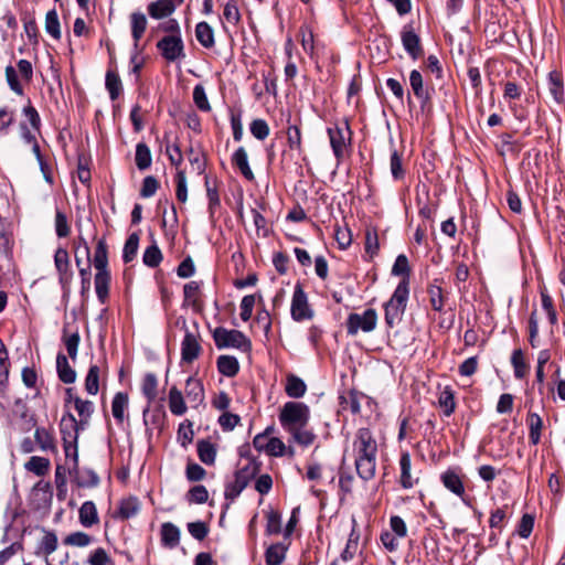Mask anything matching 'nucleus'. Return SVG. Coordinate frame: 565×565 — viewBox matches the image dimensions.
Instances as JSON below:
<instances>
[{"mask_svg": "<svg viewBox=\"0 0 565 565\" xmlns=\"http://www.w3.org/2000/svg\"><path fill=\"white\" fill-rule=\"evenodd\" d=\"M164 141H166V154L168 156L170 163L172 166H174L178 171V170H180L179 167L183 162V156H182L180 146L177 142L171 145L167 134L164 135Z\"/></svg>", "mask_w": 565, "mask_h": 565, "instance_id": "8fccbe9b", "label": "nucleus"}, {"mask_svg": "<svg viewBox=\"0 0 565 565\" xmlns=\"http://www.w3.org/2000/svg\"><path fill=\"white\" fill-rule=\"evenodd\" d=\"M441 284L443 279L436 278L427 286L429 303L431 308L437 312H441L444 310V307L448 300L449 295L447 291L444 290Z\"/></svg>", "mask_w": 565, "mask_h": 565, "instance_id": "4468645a", "label": "nucleus"}, {"mask_svg": "<svg viewBox=\"0 0 565 565\" xmlns=\"http://www.w3.org/2000/svg\"><path fill=\"white\" fill-rule=\"evenodd\" d=\"M79 429H82L81 423L76 420L73 414L64 415L60 424L63 445L78 444Z\"/></svg>", "mask_w": 565, "mask_h": 565, "instance_id": "9b49d317", "label": "nucleus"}, {"mask_svg": "<svg viewBox=\"0 0 565 565\" xmlns=\"http://www.w3.org/2000/svg\"><path fill=\"white\" fill-rule=\"evenodd\" d=\"M45 31L55 40L61 39V26L55 9L50 10L45 15Z\"/></svg>", "mask_w": 565, "mask_h": 565, "instance_id": "864d4df0", "label": "nucleus"}, {"mask_svg": "<svg viewBox=\"0 0 565 565\" xmlns=\"http://www.w3.org/2000/svg\"><path fill=\"white\" fill-rule=\"evenodd\" d=\"M128 406V395L124 392L115 394L111 403V413L114 418L121 424L124 422V413Z\"/></svg>", "mask_w": 565, "mask_h": 565, "instance_id": "c03bdc74", "label": "nucleus"}, {"mask_svg": "<svg viewBox=\"0 0 565 565\" xmlns=\"http://www.w3.org/2000/svg\"><path fill=\"white\" fill-rule=\"evenodd\" d=\"M250 134L258 140H265L269 136V126L264 119H254L249 125Z\"/></svg>", "mask_w": 565, "mask_h": 565, "instance_id": "0e129e2a", "label": "nucleus"}, {"mask_svg": "<svg viewBox=\"0 0 565 565\" xmlns=\"http://www.w3.org/2000/svg\"><path fill=\"white\" fill-rule=\"evenodd\" d=\"M359 540H360V534L355 530V526H353V529L349 535L345 548L341 553V558L344 562L351 561L354 557V555L358 551Z\"/></svg>", "mask_w": 565, "mask_h": 565, "instance_id": "6e6d98bb", "label": "nucleus"}, {"mask_svg": "<svg viewBox=\"0 0 565 565\" xmlns=\"http://www.w3.org/2000/svg\"><path fill=\"white\" fill-rule=\"evenodd\" d=\"M441 481L445 488L455 493L456 495L462 497L465 494V487L460 477L452 470H447L441 475Z\"/></svg>", "mask_w": 565, "mask_h": 565, "instance_id": "2f4dec72", "label": "nucleus"}, {"mask_svg": "<svg viewBox=\"0 0 565 565\" xmlns=\"http://www.w3.org/2000/svg\"><path fill=\"white\" fill-rule=\"evenodd\" d=\"M182 328L185 330V334L181 343V360L190 364L200 356L202 347L199 342V335L186 329L184 319L182 320Z\"/></svg>", "mask_w": 565, "mask_h": 565, "instance_id": "1a4fd4ad", "label": "nucleus"}, {"mask_svg": "<svg viewBox=\"0 0 565 565\" xmlns=\"http://www.w3.org/2000/svg\"><path fill=\"white\" fill-rule=\"evenodd\" d=\"M384 319L388 328H394L402 319L403 311L398 307H394L392 303L386 302L384 305Z\"/></svg>", "mask_w": 565, "mask_h": 565, "instance_id": "680f3d73", "label": "nucleus"}, {"mask_svg": "<svg viewBox=\"0 0 565 565\" xmlns=\"http://www.w3.org/2000/svg\"><path fill=\"white\" fill-rule=\"evenodd\" d=\"M196 446L200 460L205 465H213L216 458V449L214 445L206 439H201L198 441Z\"/></svg>", "mask_w": 565, "mask_h": 565, "instance_id": "ea45409f", "label": "nucleus"}, {"mask_svg": "<svg viewBox=\"0 0 565 565\" xmlns=\"http://www.w3.org/2000/svg\"><path fill=\"white\" fill-rule=\"evenodd\" d=\"M50 467V459L40 456H32L24 465V468L28 471L33 472L39 477L45 476L49 472Z\"/></svg>", "mask_w": 565, "mask_h": 565, "instance_id": "c9c22d12", "label": "nucleus"}, {"mask_svg": "<svg viewBox=\"0 0 565 565\" xmlns=\"http://www.w3.org/2000/svg\"><path fill=\"white\" fill-rule=\"evenodd\" d=\"M183 2L184 0H157L150 2L147 10L152 19L160 20L170 17Z\"/></svg>", "mask_w": 565, "mask_h": 565, "instance_id": "f8f14e48", "label": "nucleus"}, {"mask_svg": "<svg viewBox=\"0 0 565 565\" xmlns=\"http://www.w3.org/2000/svg\"><path fill=\"white\" fill-rule=\"evenodd\" d=\"M438 404L443 408L445 416H450L456 409L455 392L450 386H446L439 394Z\"/></svg>", "mask_w": 565, "mask_h": 565, "instance_id": "a19ab883", "label": "nucleus"}, {"mask_svg": "<svg viewBox=\"0 0 565 565\" xmlns=\"http://www.w3.org/2000/svg\"><path fill=\"white\" fill-rule=\"evenodd\" d=\"M327 132L334 157L338 160L343 159L347 148L351 145L352 139V130L349 121L345 119L341 124H335L334 126L329 127Z\"/></svg>", "mask_w": 565, "mask_h": 565, "instance_id": "20e7f679", "label": "nucleus"}, {"mask_svg": "<svg viewBox=\"0 0 565 565\" xmlns=\"http://www.w3.org/2000/svg\"><path fill=\"white\" fill-rule=\"evenodd\" d=\"M216 366L217 371L226 377H234L239 372L238 360L233 355H220Z\"/></svg>", "mask_w": 565, "mask_h": 565, "instance_id": "393cba45", "label": "nucleus"}, {"mask_svg": "<svg viewBox=\"0 0 565 565\" xmlns=\"http://www.w3.org/2000/svg\"><path fill=\"white\" fill-rule=\"evenodd\" d=\"M139 246V235L137 233H132L128 236L122 253L124 262L130 263L137 255Z\"/></svg>", "mask_w": 565, "mask_h": 565, "instance_id": "13d9d810", "label": "nucleus"}, {"mask_svg": "<svg viewBox=\"0 0 565 565\" xmlns=\"http://www.w3.org/2000/svg\"><path fill=\"white\" fill-rule=\"evenodd\" d=\"M526 423L529 425V439L532 445H537L541 440L543 419L536 413H529Z\"/></svg>", "mask_w": 565, "mask_h": 565, "instance_id": "473e14b6", "label": "nucleus"}, {"mask_svg": "<svg viewBox=\"0 0 565 565\" xmlns=\"http://www.w3.org/2000/svg\"><path fill=\"white\" fill-rule=\"evenodd\" d=\"M56 371L60 381L63 383L72 384L76 381L75 370L70 365L66 355L61 352L56 356Z\"/></svg>", "mask_w": 565, "mask_h": 565, "instance_id": "412c9836", "label": "nucleus"}, {"mask_svg": "<svg viewBox=\"0 0 565 565\" xmlns=\"http://www.w3.org/2000/svg\"><path fill=\"white\" fill-rule=\"evenodd\" d=\"M85 390L88 394L96 395L99 390V366L90 365L85 379Z\"/></svg>", "mask_w": 565, "mask_h": 565, "instance_id": "5fc2aeb1", "label": "nucleus"}, {"mask_svg": "<svg viewBox=\"0 0 565 565\" xmlns=\"http://www.w3.org/2000/svg\"><path fill=\"white\" fill-rule=\"evenodd\" d=\"M290 315L292 320L296 322L311 320L315 316V311L309 303L308 296L300 282H297L294 289Z\"/></svg>", "mask_w": 565, "mask_h": 565, "instance_id": "423d86ee", "label": "nucleus"}, {"mask_svg": "<svg viewBox=\"0 0 565 565\" xmlns=\"http://www.w3.org/2000/svg\"><path fill=\"white\" fill-rule=\"evenodd\" d=\"M129 20L131 36L134 40V50L137 51V53H141L143 51V47L139 46V42L143 33L146 32L148 25L147 17L141 11H135L129 15Z\"/></svg>", "mask_w": 565, "mask_h": 565, "instance_id": "ddd939ff", "label": "nucleus"}, {"mask_svg": "<svg viewBox=\"0 0 565 565\" xmlns=\"http://www.w3.org/2000/svg\"><path fill=\"white\" fill-rule=\"evenodd\" d=\"M156 46L161 56L169 63H173L185 57L182 35H164L157 42Z\"/></svg>", "mask_w": 565, "mask_h": 565, "instance_id": "6e6552de", "label": "nucleus"}, {"mask_svg": "<svg viewBox=\"0 0 565 565\" xmlns=\"http://www.w3.org/2000/svg\"><path fill=\"white\" fill-rule=\"evenodd\" d=\"M158 379L153 373H147L142 381L141 391L149 403L157 397Z\"/></svg>", "mask_w": 565, "mask_h": 565, "instance_id": "09e8293b", "label": "nucleus"}, {"mask_svg": "<svg viewBox=\"0 0 565 565\" xmlns=\"http://www.w3.org/2000/svg\"><path fill=\"white\" fill-rule=\"evenodd\" d=\"M55 232L60 238L67 237L71 233V226L68 224L67 216L60 210H56L55 213Z\"/></svg>", "mask_w": 565, "mask_h": 565, "instance_id": "774afa93", "label": "nucleus"}, {"mask_svg": "<svg viewBox=\"0 0 565 565\" xmlns=\"http://www.w3.org/2000/svg\"><path fill=\"white\" fill-rule=\"evenodd\" d=\"M79 522L85 527H90L99 522L96 505L93 501H85L78 511Z\"/></svg>", "mask_w": 565, "mask_h": 565, "instance_id": "a878e982", "label": "nucleus"}, {"mask_svg": "<svg viewBox=\"0 0 565 565\" xmlns=\"http://www.w3.org/2000/svg\"><path fill=\"white\" fill-rule=\"evenodd\" d=\"M412 459L408 451H403L399 457L401 477L399 483L404 489H411L418 482V478H413L411 473Z\"/></svg>", "mask_w": 565, "mask_h": 565, "instance_id": "dca6fc26", "label": "nucleus"}, {"mask_svg": "<svg viewBox=\"0 0 565 565\" xmlns=\"http://www.w3.org/2000/svg\"><path fill=\"white\" fill-rule=\"evenodd\" d=\"M213 340L217 349L235 348L247 352L252 348L250 340L239 330H227L223 327H217L213 331Z\"/></svg>", "mask_w": 565, "mask_h": 565, "instance_id": "7ed1b4c3", "label": "nucleus"}, {"mask_svg": "<svg viewBox=\"0 0 565 565\" xmlns=\"http://www.w3.org/2000/svg\"><path fill=\"white\" fill-rule=\"evenodd\" d=\"M68 473L79 488H95L99 484V477L93 469H79L77 466V471H68Z\"/></svg>", "mask_w": 565, "mask_h": 565, "instance_id": "2eb2a0df", "label": "nucleus"}, {"mask_svg": "<svg viewBox=\"0 0 565 565\" xmlns=\"http://www.w3.org/2000/svg\"><path fill=\"white\" fill-rule=\"evenodd\" d=\"M204 185H205V189H206V196H207V200H209L210 216L213 217L214 214H215V210L217 207H220V205H221V200H220L218 191H217V188L215 185L214 186L211 185V181H210L209 175L205 177Z\"/></svg>", "mask_w": 565, "mask_h": 565, "instance_id": "603ef678", "label": "nucleus"}, {"mask_svg": "<svg viewBox=\"0 0 565 565\" xmlns=\"http://www.w3.org/2000/svg\"><path fill=\"white\" fill-rule=\"evenodd\" d=\"M169 408L177 416H181L186 412L182 392L177 386H172L169 391Z\"/></svg>", "mask_w": 565, "mask_h": 565, "instance_id": "f704fd0d", "label": "nucleus"}, {"mask_svg": "<svg viewBox=\"0 0 565 565\" xmlns=\"http://www.w3.org/2000/svg\"><path fill=\"white\" fill-rule=\"evenodd\" d=\"M105 86L111 100H116L120 96L122 84L119 75L115 71L108 70L106 72Z\"/></svg>", "mask_w": 565, "mask_h": 565, "instance_id": "4c0bfd02", "label": "nucleus"}, {"mask_svg": "<svg viewBox=\"0 0 565 565\" xmlns=\"http://www.w3.org/2000/svg\"><path fill=\"white\" fill-rule=\"evenodd\" d=\"M408 295L409 281L407 278H403L395 288L391 299L387 302L392 303L396 308L398 307V309L405 312Z\"/></svg>", "mask_w": 565, "mask_h": 565, "instance_id": "aec40b11", "label": "nucleus"}, {"mask_svg": "<svg viewBox=\"0 0 565 565\" xmlns=\"http://www.w3.org/2000/svg\"><path fill=\"white\" fill-rule=\"evenodd\" d=\"M185 395L190 402L200 404L204 399L203 384L199 379L190 376L185 382Z\"/></svg>", "mask_w": 565, "mask_h": 565, "instance_id": "c756f323", "label": "nucleus"}, {"mask_svg": "<svg viewBox=\"0 0 565 565\" xmlns=\"http://www.w3.org/2000/svg\"><path fill=\"white\" fill-rule=\"evenodd\" d=\"M354 465L356 473L362 480L370 481L375 477L376 458L354 459Z\"/></svg>", "mask_w": 565, "mask_h": 565, "instance_id": "bb28decb", "label": "nucleus"}, {"mask_svg": "<svg viewBox=\"0 0 565 565\" xmlns=\"http://www.w3.org/2000/svg\"><path fill=\"white\" fill-rule=\"evenodd\" d=\"M279 423L288 431L296 427H307L310 418L309 407L301 402H287L280 409Z\"/></svg>", "mask_w": 565, "mask_h": 565, "instance_id": "f03ea898", "label": "nucleus"}, {"mask_svg": "<svg viewBox=\"0 0 565 565\" xmlns=\"http://www.w3.org/2000/svg\"><path fill=\"white\" fill-rule=\"evenodd\" d=\"M409 84L414 95L423 102L427 103L429 99L427 90L424 88L423 76L417 70H413L409 74Z\"/></svg>", "mask_w": 565, "mask_h": 565, "instance_id": "79ce46f5", "label": "nucleus"}, {"mask_svg": "<svg viewBox=\"0 0 565 565\" xmlns=\"http://www.w3.org/2000/svg\"><path fill=\"white\" fill-rule=\"evenodd\" d=\"M186 495H188V501L190 503H196V504H203L209 499L207 489L204 486H202V484H198V486L192 487L188 491Z\"/></svg>", "mask_w": 565, "mask_h": 565, "instance_id": "69168bd1", "label": "nucleus"}, {"mask_svg": "<svg viewBox=\"0 0 565 565\" xmlns=\"http://www.w3.org/2000/svg\"><path fill=\"white\" fill-rule=\"evenodd\" d=\"M266 565H280L285 559V548L281 544L270 545L265 554Z\"/></svg>", "mask_w": 565, "mask_h": 565, "instance_id": "bf43d9fd", "label": "nucleus"}, {"mask_svg": "<svg viewBox=\"0 0 565 565\" xmlns=\"http://www.w3.org/2000/svg\"><path fill=\"white\" fill-rule=\"evenodd\" d=\"M166 413L161 407H156L152 411L146 408L143 411L145 425L152 426V428H161L163 426Z\"/></svg>", "mask_w": 565, "mask_h": 565, "instance_id": "49530a36", "label": "nucleus"}, {"mask_svg": "<svg viewBox=\"0 0 565 565\" xmlns=\"http://www.w3.org/2000/svg\"><path fill=\"white\" fill-rule=\"evenodd\" d=\"M161 543L168 548H174L180 543V530L171 522L161 525Z\"/></svg>", "mask_w": 565, "mask_h": 565, "instance_id": "5701e85b", "label": "nucleus"}, {"mask_svg": "<svg viewBox=\"0 0 565 565\" xmlns=\"http://www.w3.org/2000/svg\"><path fill=\"white\" fill-rule=\"evenodd\" d=\"M195 38L204 49H212L215 45L214 30L205 21L195 25Z\"/></svg>", "mask_w": 565, "mask_h": 565, "instance_id": "b1692460", "label": "nucleus"}, {"mask_svg": "<svg viewBox=\"0 0 565 565\" xmlns=\"http://www.w3.org/2000/svg\"><path fill=\"white\" fill-rule=\"evenodd\" d=\"M63 343L66 348L68 356L75 361L77 358L78 345L81 341L79 332L75 329L73 332L68 331L67 326L63 329L62 335Z\"/></svg>", "mask_w": 565, "mask_h": 565, "instance_id": "cd10ccee", "label": "nucleus"}, {"mask_svg": "<svg viewBox=\"0 0 565 565\" xmlns=\"http://www.w3.org/2000/svg\"><path fill=\"white\" fill-rule=\"evenodd\" d=\"M140 510V502L136 497L122 499L119 503L117 516L121 520H128L135 516Z\"/></svg>", "mask_w": 565, "mask_h": 565, "instance_id": "7c9ffc66", "label": "nucleus"}, {"mask_svg": "<svg viewBox=\"0 0 565 565\" xmlns=\"http://www.w3.org/2000/svg\"><path fill=\"white\" fill-rule=\"evenodd\" d=\"M54 264H55V268L60 275V281L62 284L67 282L71 278L70 255L65 248L58 247L56 249L55 255H54Z\"/></svg>", "mask_w": 565, "mask_h": 565, "instance_id": "a211bd4d", "label": "nucleus"}, {"mask_svg": "<svg viewBox=\"0 0 565 565\" xmlns=\"http://www.w3.org/2000/svg\"><path fill=\"white\" fill-rule=\"evenodd\" d=\"M162 258L163 256L160 248L157 246L156 243H153L152 245L146 248L142 256V262L146 266L150 268H156L160 265Z\"/></svg>", "mask_w": 565, "mask_h": 565, "instance_id": "3c124183", "label": "nucleus"}, {"mask_svg": "<svg viewBox=\"0 0 565 565\" xmlns=\"http://www.w3.org/2000/svg\"><path fill=\"white\" fill-rule=\"evenodd\" d=\"M377 313L375 309H366L362 315L350 313L345 321V328L349 335H355L359 331L371 332L376 328Z\"/></svg>", "mask_w": 565, "mask_h": 565, "instance_id": "39448f33", "label": "nucleus"}, {"mask_svg": "<svg viewBox=\"0 0 565 565\" xmlns=\"http://www.w3.org/2000/svg\"><path fill=\"white\" fill-rule=\"evenodd\" d=\"M307 385L298 376L289 374L285 386V392L289 397L300 398L306 394Z\"/></svg>", "mask_w": 565, "mask_h": 565, "instance_id": "72a5a7b5", "label": "nucleus"}, {"mask_svg": "<svg viewBox=\"0 0 565 565\" xmlns=\"http://www.w3.org/2000/svg\"><path fill=\"white\" fill-rule=\"evenodd\" d=\"M354 459L376 458L377 443L369 428H360L353 441Z\"/></svg>", "mask_w": 565, "mask_h": 565, "instance_id": "0eeeda50", "label": "nucleus"}, {"mask_svg": "<svg viewBox=\"0 0 565 565\" xmlns=\"http://www.w3.org/2000/svg\"><path fill=\"white\" fill-rule=\"evenodd\" d=\"M262 462L258 459H249L247 462L239 461L234 473V480L225 484L224 497L234 501L249 482L260 471Z\"/></svg>", "mask_w": 565, "mask_h": 565, "instance_id": "f257e3e1", "label": "nucleus"}, {"mask_svg": "<svg viewBox=\"0 0 565 565\" xmlns=\"http://www.w3.org/2000/svg\"><path fill=\"white\" fill-rule=\"evenodd\" d=\"M401 41L404 50L414 61L423 56L424 49L420 42V38L415 33L414 29L409 24L403 26L401 32Z\"/></svg>", "mask_w": 565, "mask_h": 565, "instance_id": "9d476101", "label": "nucleus"}, {"mask_svg": "<svg viewBox=\"0 0 565 565\" xmlns=\"http://www.w3.org/2000/svg\"><path fill=\"white\" fill-rule=\"evenodd\" d=\"M287 433L291 435L295 443L303 447L312 445L316 439V435L306 427H296Z\"/></svg>", "mask_w": 565, "mask_h": 565, "instance_id": "de8ad7c7", "label": "nucleus"}, {"mask_svg": "<svg viewBox=\"0 0 565 565\" xmlns=\"http://www.w3.org/2000/svg\"><path fill=\"white\" fill-rule=\"evenodd\" d=\"M511 364L513 366L514 376L522 380L529 372V364L525 361L524 353L521 349H515L511 355Z\"/></svg>", "mask_w": 565, "mask_h": 565, "instance_id": "e433bc0d", "label": "nucleus"}, {"mask_svg": "<svg viewBox=\"0 0 565 565\" xmlns=\"http://www.w3.org/2000/svg\"><path fill=\"white\" fill-rule=\"evenodd\" d=\"M548 92L557 104L564 103L563 74L558 71H551L547 77Z\"/></svg>", "mask_w": 565, "mask_h": 565, "instance_id": "f3484780", "label": "nucleus"}, {"mask_svg": "<svg viewBox=\"0 0 565 565\" xmlns=\"http://www.w3.org/2000/svg\"><path fill=\"white\" fill-rule=\"evenodd\" d=\"M12 246L13 238L10 225L4 218L0 217V252L8 256L11 253Z\"/></svg>", "mask_w": 565, "mask_h": 565, "instance_id": "a18cd8bd", "label": "nucleus"}, {"mask_svg": "<svg viewBox=\"0 0 565 565\" xmlns=\"http://www.w3.org/2000/svg\"><path fill=\"white\" fill-rule=\"evenodd\" d=\"M135 161H136L137 168L141 171L150 168V166L152 163L151 151H150V148L145 142L137 143Z\"/></svg>", "mask_w": 565, "mask_h": 565, "instance_id": "58836bf2", "label": "nucleus"}, {"mask_svg": "<svg viewBox=\"0 0 565 565\" xmlns=\"http://www.w3.org/2000/svg\"><path fill=\"white\" fill-rule=\"evenodd\" d=\"M390 168L392 177L395 180H402L405 177V169L403 168L402 156L396 149L391 153Z\"/></svg>", "mask_w": 565, "mask_h": 565, "instance_id": "e2e57ef3", "label": "nucleus"}, {"mask_svg": "<svg viewBox=\"0 0 565 565\" xmlns=\"http://www.w3.org/2000/svg\"><path fill=\"white\" fill-rule=\"evenodd\" d=\"M266 533L269 535L279 534L281 531V515L278 511L270 510L266 515Z\"/></svg>", "mask_w": 565, "mask_h": 565, "instance_id": "338daca9", "label": "nucleus"}, {"mask_svg": "<svg viewBox=\"0 0 565 565\" xmlns=\"http://www.w3.org/2000/svg\"><path fill=\"white\" fill-rule=\"evenodd\" d=\"M232 163L241 171L243 177L248 180H254V173L248 163L247 152L244 147H239L232 156Z\"/></svg>", "mask_w": 565, "mask_h": 565, "instance_id": "4be33fe9", "label": "nucleus"}, {"mask_svg": "<svg viewBox=\"0 0 565 565\" xmlns=\"http://www.w3.org/2000/svg\"><path fill=\"white\" fill-rule=\"evenodd\" d=\"M74 407L81 417L82 429H84L94 412V404L90 401L74 397Z\"/></svg>", "mask_w": 565, "mask_h": 565, "instance_id": "37998d69", "label": "nucleus"}, {"mask_svg": "<svg viewBox=\"0 0 565 565\" xmlns=\"http://www.w3.org/2000/svg\"><path fill=\"white\" fill-rule=\"evenodd\" d=\"M93 264L97 271L109 270L108 269V247H107V243H106L105 238L98 239V242L96 244Z\"/></svg>", "mask_w": 565, "mask_h": 565, "instance_id": "c85d7f7f", "label": "nucleus"}, {"mask_svg": "<svg viewBox=\"0 0 565 565\" xmlns=\"http://www.w3.org/2000/svg\"><path fill=\"white\" fill-rule=\"evenodd\" d=\"M110 271L102 270L95 274V290L100 303H106L109 296Z\"/></svg>", "mask_w": 565, "mask_h": 565, "instance_id": "6ab92c4d", "label": "nucleus"}, {"mask_svg": "<svg viewBox=\"0 0 565 565\" xmlns=\"http://www.w3.org/2000/svg\"><path fill=\"white\" fill-rule=\"evenodd\" d=\"M193 102L201 111L209 113L212 109L205 89L201 84L193 88Z\"/></svg>", "mask_w": 565, "mask_h": 565, "instance_id": "052dcab7", "label": "nucleus"}, {"mask_svg": "<svg viewBox=\"0 0 565 565\" xmlns=\"http://www.w3.org/2000/svg\"><path fill=\"white\" fill-rule=\"evenodd\" d=\"M34 437L42 450H55L56 449L54 438L47 429H45L43 427H38L35 429Z\"/></svg>", "mask_w": 565, "mask_h": 565, "instance_id": "4d7b16f0", "label": "nucleus"}]
</instances>
